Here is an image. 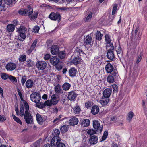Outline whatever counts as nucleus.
<instances>
[{
	"mask_svg": "<svg viewBox=\"0 0 147 147\" xmlns=\"http://www.w3.org/2000/svg\"><path fill=\"white\" fill-rule=\"evenodd\" d=\"M80 111V109L78 106H76L73 108V112L75 114H78Z\"/></svg>",
	"mask_w": 147,
	"mask_h": 147,
	"instance_id": "ea45409f",
	"label": "nucleus"
},
{
	"mask_svg": "<svg viewBox=\"0 0 147 147\" xmlns=\"http://www.w3.org/2000/svg\"><path fill=\"white\" fill-rule=\"evenodd\" d=\"M81 59L80 57H75L73 59L71 62H72L75 65H77L80 63Z\"/></svg>",
	"mask_w": 147,
	"mask_h": 147,
	"instance_id": "c85d7f7f",
	"label": "nucleus"
},
{
	"mask_svg": "<svg viewBox=\"0 0 147 147\" xmlns=\"http://www.w3.org/2000/svg\"><path fill=\"white\" fill-rule=\"evenodd\" d=\"M9 78L13 83H16L17 82L16 78L15 77L11 75H10L9 76Z\"/></svg>",
	"mask_w": 147,
	"mask_h": 147,
	"instance_id": "de8ad7c7",
	"label": "nucleus"
},
{
	"mask_svg": "<svg viewBox=\"0 0 147 147\" xmlns=\"http://www.w3.org/2000/svg\"><path fill=\"white\" fill-rule=\"evenodd\" d=\"M6 119V117L2 115H0V122H2Z\"/></svg>",
	"mask_w": 147,
	"mask_h": 147,
	"instance_id": "bf43d9fd",
	"label": "nucleus"
},
{
	"mask_svg": "<svg viewBox=\"0 0 147 147\" xmlns=\"http://www.w3.org/2000/svg\"><path fill=\"white\" fill-rule=\"evenodd\" d=\"M34 85V82L31 79H28L26 83V86L27 88H29L33 87Z\"/></svg>",
	"mask_w": 147,
	"mask_h": 147,
	"instance_id": "4be33fe9",
	"label": "nucleus"
},
{
	"mask_svg": "<svg viewBox=\"0 0 147 147\" xmlns=\"http://www.w3.org/2000/svg\"><path fill=\"white\" fill-rule=\"evenodd\" d=\"M96 131L95 129H91L88 131L87 133L88 134L91 135L95 134L96 132Z\"/></svg>",
	"mask_w": 147,
	"mask_h": 147,
	"instance_id": "a18cd8bd",
	"label": "nucleus"
},
{
	"mask_svg": "<svg viewBox=\"0 0 147 147\" xmlns=\"http://www.w3.org/2000/svg\"><path fill=\"white\" fill-rule=\"evenodd\" d=\"M106 71L108 73L111 74L113 76H115L117 74V71L114 69L110 63H107L105 67Z\"/></svg>",
	"mask_w": 147,
	"mask_h": 147,
	"instance_id": "20e7f679",
	"label": "nucleus"
},
{
	"mask_svg": "<svg viewBox=\"0 0 147 147\" xmlns=\"http://www.w3.org/2000/svg\"><path fill=\"white\" fill-rule=\"evenodd\" d=\"M19 115H20L21 117H23L25 113L24 111V108L23 107L21 106L20 107V112Z\"/></svg>",
	"mask_w": 147,
	"mask_h": 147,
	"instance_id": "3c124183",
	"label": "nucleus"
},
{
	"mask_svg": "<svg viewBox=\"0 0 147 147\" xmlns=\"http://www.w3.org/2000/svg\"><path fill=\"white\" fill-rule=\"evenodd\" d=\"M71 87V85L68 83H65L62 85V88L64 90L67 91L69 90Z\"/></svg>",
	"mask_w": 147,
	"mask_h": 147,
	"instance_id": "7c9ffc66",
	"label": "nucleus"
},
{
	"mask_svg": "<svg viewBox=\"0 0 147 147\" xmlns=\"http://www.w3.org/2000/svg\"><path fill=\"white\" fill-rule=\"evenodd\" d=\"M12 116L13 119L16 122H17L21 125H22V122L21 120L18 118L16 117L14 114H13Z\"/></svg>",
	"mask_w": 147,
	"mask_h": 147,
	"instance_id": "4c0bfd02",
	"label": "nucleus"
},
{
	"mask_svg": "<svg viewBox=\"0 0 147 147\" xmlns=\"http://www.w3.org/2000/svg\"><path fill=\"white\" fill-rule=\"evenodd\" d=\"M58 54L59 57L61 59L64 58L66 56V53L64 51L60 52Z\"/></svg>",
	"mask_w": 147,
	"mask_h": 147,
	"instance_id": "e433bc0d",
	"label": "nucleus"
},
{
	"mask_svg": "<svg viewBox=\"0 0 147 147\" xmlns=\"http://www.w3.org/2000/svg\"><path fill=\"white\" fill-rule=\"evenodd\" d=\"M111 88L113 89V92H117L118 91V86L116 84H113L111 86Z\"/></svg>",
	"mask_w": 147,
	"mask_h": 147,
	"instance_id": "a19ab883",
	"label": "nucleus"
},
{
	"mask_svg": "<svg viewBox=\"0 0 147 147\" xmlns=\"http://www.w3.org/2000/svg\"><path fill=\"white\" fill-rule=\"evenodd\" d=\"M59 100L56 97L55 95L51 96V101L52 104L53 105H55L58 102Z\"/></svg>",
	"mask_w": 147,
	"mask_h": 147,
	"instance_id": "bb28decb",
	"label": "nucleus"
},
{
	"mask_svg": "<svg viewBox=\"0 0 147 147\" xmlns=\"http://www.w3.org/2000/svg\"><path fill=\"white\" fill-rule=\"evenodd\" d=\"M50 54H46L44 57V59L45 60H48L50 58Z\"/></svg>",
	"mask_w": 147,
	"mask_h": 147,
	"instance_id": "e2e57ef3",
	"label": "nucleus"
},
{
	"mask_svg": "<svg viewBox=\"0 0 147 147\" xmlns=\"http://www.w3.org/2000/svg\"><path fill=\"white\" fill-rule=\"evenodd\" d=\"M50 61L51 63L54 66L56 65L59 62V60L57 56L51 58Z\"/></svg>",
	"mask_w": 147,
	"mask_h": 147,
	"instance_id": "4468645a",
	"label": "nucleus"
},
{
	"mask_svg": "<svg viewBox=\"0 0 147 147\" xmlns=\"http://www.w3.org/2000/svg\"><path fill=\"white\" fill-rule=\"evenodd\" d=\"M112 91L109 88L105 89L103 92V97L108 98L110 96Z\"/></svg>",
	"mask_w": 147,
	"mask_h": 147,
	"instance_id": "f3484780",
	"label": "nucleus"
},
{
	"mask_svg": "<svg viewBox=\"0 0 147 147\" xmlns=\"http://www.w3.org/2000/svg\"><path fill=\"white\" fill-rule=\"evenodd\" d=\"M55 66L56 69L58 71L61 70L62 69V66L61 65L59 64Z\"/></svg>",
	"mask_w": 147,
	"mask_h": 147,
	"instance_id": "0e129e2a",
	"label": "nucleus"
},
{
	"mask_svg": "<svg viewBox=\"0 0 147 147\" xmlns=\"http://www.w3.org/2000/svg\"><path fill=\"white\" fill-rule=\"evenodd\" d=\"M32 65L31 61L30 60H27L26 63V65L28 67H30Z\"/></svg>",
	"mask_w": 147,
	"mask_h": 147,
	"instance_id": "338daca9",
	"label": "nucleus"
},
{
	"mask_svg": "<svg viewBox=\"0 0 147 147\" xmlns=\"http://www.w3.org/2000/svg\"><path fill=\"white\" fill-rule=\"evenodd\" d=\"M56 146L57 147H65V144L61 142H60Z\"/></svg>",
	"mask_w": 147,
	"mask_h": 147,
	"instance_id": "680f3d73",
	"label": "nucleus"
},
{
	"mask_svg": "<svg viewBox=\"0 0 147 147\" xmlns=\"http://www.w3.org/2000/svg\"><path fill=\"white\" fill-rule=\"evenodd\" d=\"M80 49L78 47L76 48L74 53V55L76 57H79L80 56Z\"/></svg>",
	"mask_w": 147,
	"mask_h": 147,
	"instance_id": "c9c22d12",
	"label": "nucleus"
},
{
	"mask_svg": "<svg viewBox=\"0 0 147 147\" xmlns=\"http://www.w3.org/2000/svg\"><path fill=\"white\" fill-rule=\"evenodd\" d=\"M78 119L76 117L72 118L69 120V122L71 125H76L78 124Z\"/></svg>",
	"mask_w": 147,
	"mask_h": 147,
	"instance_id": "412c9836",
	"label": "nucleus"
},
{
	"mask_svg": "<svg viewBox=\"0 0 147 147\" xmlns=\"http://www.w3.org/2000/svg\"><path fill=\"white\" fill-rule=\"evenodd\" d=\"M36 106L39 108H43L44 107L43 105H42V104L41 103L38 102H36Z\"/></svg>",
	"mask_w": 147,
	"mask_h": 147,
	"instance_id": "052dcab7",
	"label": "nucleus"
},
{
	"mask_svg": "<svg viewBox=\"0 0 147 147\" xmlns=\"http://www.w3.org/2000/svg\"><path fill=\"white\" fill-rule=\"evenodd\" d=\"M107 82L109 83H112L114 82V78L113 76L111 75H109L107 78Z\"/></svg>",
	"mask_w": 147,
	"mask_h": 147,
	"instance_id": "58836bf2",
	"label": "nucleus"
},
{
	"mask_svg": "<svg viewBox=\"0 0 147 147\" xmlns=\"http://www.w3.org/2000/svg\"><path fill=\"white\" fill-rule=\"evenodd\" d=\"M36 66L38 69L43 70L47 66V63L44 61H39L36 63Z\"/></svg>",
	"mask_w": 147,
	"mask_h": 147,
	"instance_id": "1a4fd4ad",
	"label": "nucleus"
},
{
	"mask_svg": "<svg viewBox=\"0 0 147 147\" xmlns=\"http://www.w3.org/2000/svg\"><path fill=\"white\" fill-rule=\"evenodd\" d=\"M54 90L55 93L58 94H62L63 92L61 86L59 84L55 86L54 87Z\"/></svg>",
	"mask_w": 147,
	"mask_h": 147,
	"instance_id": "a211bd4d",
	"label": "nucleus"
},
{
	"mask_svg": "<svg viewBox=\"0 0 147 147\" xmlns=\"http://www.w3.org/2000/svg\"><path fill=\"white\" fill-rule=\"evenodd\" d=\"M17 0H4L5 3L10 7L14 5Z\"/></svg>",
	"mask_w": 147,
	"mask_h": 147,
	"instance_id": "c756f323",
	"label": "nucleus"
},
{
	"mask_svg": "<svg viewBox=\"0 0 147 147\" xmlns=\"http://www.w3.org/2000/svg\"><path fill=\"white\" fill-rule=\"evenodd\" d=\"M26 56L25 55H21L19 56V60L20 61L23 62L26 61Z\"/></svg>",
	"mask_w": 147,
	"mask_h": 147,
	"instance_id": "79ce46f5",
	"label": "nucleus"
},
{
	"mask_svg": "<svg viewBox=\"0 0 147 147\" xmlns=\"http://www.w3.org/2000/svg\"><path fill=\"white\" fill-rule=\"evenodd\" d=\"M41 141V139L38 140L33 144L31 147H39Z\"/></svg>",
	"mask_w": 147,
	"mask_h": 147,
	"instance_id": "473e14b6",
	"label": "nucleus"
},
{
	"mask_svg": "<svg viewBox=\"0 0 147 147\" xmlns=\"http://www.w3.org/2000/svg\"><path fill=\"white\" fill-rule=\"evenodd\" d=\"M24 105L26 110L24 119L27 124H31L33 122V118L30 113L28 111L29 109V106L26 101H24Z\"/></svg>",
	"mask_w": 147,
	"mask_h": 147,
	"instance_id": "f03ea898",
	"label": "nucleus"
},
{
	"mask_svg": "<svg viewBox=\"0 0 147 147\" xmlns=\"http://www.w3.org/2000/svg\"><path fill=\"white\" fill-rule=\"evenodd\" d=\"M105 40L107 43L106 48L109 49V47H110V49H114L113 45L111 42V40L109 35L106 34L105 36Z\"/></svg>",
	"mask_w": 147,
	"mask_h": 147,
	"instance_id": "0eeeda50",
	"label": "nucleus"
},
{
	"mask_svg": "<svg viewBox=\"0 0 147 147\" xmlns=\"http://www.w3.org/2000/svg\"><path fill=\"white\" fill-rule=\"evenodd\" d=\"M84 40L87 45L90 44L93 42L92 37L90 35H87L85 38Z\"/></svg>",
	"mask_w": 147,
	"mask_h": 147,
	"instance_id": "aec40b11",
	"label": "nucleus"
},
{
	"mask_svg": "<svg viewBox=\"0 0 147 147\" xmlns=\"http://www.w3.org/2000/svg\"><path fill=\"white\" fill-rule=\"evenodd\" d=\"M30 98L31 100L33 102H38L40 100L41 96L40 94L36 92H34L30 95Z\"/></svg>",
	"mask_w": 147,
	"mask_h": 147,
	"instance_id": "423d86ee",
	"label": "nucleus"
},
{
	"mask_svg": "<svg viewBox=\"0 0 147 147\" xmlns=\"http://www.w3.org/2000/svg\"><path fill=\"white\" fill-rule=\"evenodd\" d=\"M40 8L45 9H51V7L46 4H43L40 6Z\"/></svg>",
	"mask_w": 147,
	"mask_h": 147,
	"instance_id": "09e8293b",
	"label": "nucleus"
},
{
	"mask_svg": "<svg viewBox=\"0 0 147 147\" xmlns=\"http://www.w3.org/2000/svg\"><path fill=\"white\" fill-rule=\"evenodd\" d=\"M52 104L51 102V101L47 100L45 101L44 104H43L44 107L45 106H50Z\"/></svg>",
	"mask_w": 147,
	"mask_h": 147,
	"instance_id": "603ef678",
	"label": "nucleus"
},
{
	"mask_svg": "<svg viewBox=\"0 0 147 147\" xmlns=\"http://www.w3.org/2000/svg\"><path fill=\"white\" fill-rule=\"evenodd\" d=\"M77 94L74 91H71L69 93L67 98L70 101L74 100L77 96Z\"/></svg>",
	"mask_w": 147,
	"mask_h": 147,
	"instance_id": "f8f14e48",
	"label": "nucleus"
},
{
	"mask_svg": "<svg viewBox=\"0 0 147 147\" xmlns=\"http://www.w3.org/2000/svg\"><path fill=\"white\" fill-rule=\"evenodd\" d=\"M37 43V40H35L31 45V47L32 49H34Z\"/></svg>",
	"mask_w": 147,
	"mask_h": 147,
	"instance_id": "4d7b16f0",
	"label": "nucleus"
},
{
	"mask_svg": "<svg viewBox=\"0 0 147 147\" xmlns=\"http://www.w3.org/2000/svg\"><path fill=\"white\" fill-rule=\"evenodd\" d=\"M49 18L51 20L54 21L58 20L59 22L61 20V16L60 14L57 12H51L49 16Z\"/></svg>",
	"mask_w": 147,
	"mask_h": 147,
	"instance_id": "39448f33",
	"label": "nucleus"
},
{
	"mask_svg": "<svg viewBox=\"0 0 147 147\" xmlns=\"http://www.w3.org/2000/svg\"><path fill=\"white\" fill-rule=\"evenodd\" d=\"M59 51V49L57 45H53L51 47V52L53 55L57 54Z\"/></svg>",
	"mask_w": 147,
	"mask_h": 147,
	"instance_id": "dca6fc26",
	"label": "nucleus"
},
{
	"mask_svg": "<svg viewBox=\"0 0 147 147\" xmlns=\"http://www.w3.org/2000/svg\"><path fill=\"white\" fill-rule=\"evenodd\" d=\"M15 26L12 24H9L7 26V30L8 32H13L15 29Z\"/></svg>",
	"mask_w": 147,
	"mask_h": 147,
	"instance_id": "cd10ccee",
	"label": "nucleus"
},
{
	"mask_svg": "<svg viewBox=\"0 0 147 147\" xmlns=\"http://www.w3.org/2000/svg\"><path fill=\"white\" fill-rule=\"evenodd\" d=\"M92 13L91 12H90V13H89V14L88 15V16L86 18L85 21L86 22H88V21H89V20H90L91 19L92 17Z\"/></svg>",
	"mask_w": 147,
	"mask_h": 147,
	"instance_id": "864d4df0",
	"label": "nucleus"
},
{
	"mask_svg": "<svg viewBox=\"0 0 147 147\" xmlns=\"http://www.w3.org/2000/svg\"><path fill=\"white\" fill-rule=\"evenodd\" d=\"M142 58V55H140L138 56L136 62L137 63H138L141 61Z\"/></svg>",
	"mask_w": 147,
	"mask_h": 147,
	"instance_id": "69168bd1",
	"label": "nucleus"
},
{
	"mask_svg": "<svg viewBox=\"0 0 147 147\" xmlns=\"http://www.w3.org/2000/svg\"><path fill=\"white\" fill-rule=\"evenodd\" d=\"M40 28L38 26H35L33 29V32L35 33H38V32Z\"/></svg>",
	"mask_w": 147,
	"mask_h": 147,
	"instance_id": "5fc2aeb1",
	"label": "nucleus"
},
{
	"mask_svg": "<svg viewBox=\"0 0 147 147\" xmlns=\"http://www.w3.org/2000/svg\"><path fill=\"white\" fill-rule=\"evenodd\" d=\"M93 125L94 128L96 131H100L101 132L103 129V127L101 125L100 123L97 120H94L93 121Z\"/></svg>",
	"mask_w": 147,
	"mask_h": 147,
	"instance_id": "6e6552de",
	"label": "nucleus"
},
{
	"mask_svg": "<svg viewBox=\"0 0 147 147\" xmlns=\"http://www.w3.org/2000/svg\"><path fill=\"white\" fill-rule=\"evenodd\" d=\"M27 30V28L22 26H21L17 29V32L18 33V38L20 41H22L26 38L25 33Z\"/></svg>",
	"mask_w": 147,
	"mask_h": 147,
	"instance_id": "7ed1b4c3",
	"label": "nucleus"
},
{
	"mask_svg": "<svg viewBox=\"0 0 147 147\" xmlns=\"http://www.w3.org/2000/svg\"><path fill=\"white\" fill-rule=\"evenodd\" d=\"M60 133V131L58 129H54L52 132V134L54 137L59 136Z\"/></svg>",
	"mask_w": 147,
	"mask_h": 147,
	"instance_id": "72a5a7b5",
	"label": "nucleus"
},
{
	"mask_svg": "<svg viewBox=\"0 0 147 147\" xmlns=\"http://www.w3.org/2000/svg\"><path fill=\"white\" fill-rule=\"evenodd\" d=\"M134 116V113L132 111H130L128 113V117L127 118V120L129 121L130 122L131 120V119Z\"/></svg>",
	"mask_w": 147,
	"mask_h": 147,
	"instance_id": "f704fd0d",
	"label": "nucleus"
},
{
	"mask_svg": "<svg viewBox=\"0 0 147 147\" xmlns=\"http://www.w3.org/2000/svg\"><path fill=\"white\" fill-rule=\"evenodd\" d=\"M26 80V77L25 76H22L21 79V82L23 85L25 83Z\"/></svg>",
	"mask_w": 147,
	"mask_h": 147,
	"instance_id": "6e6d98bb",
	"label": "nucleus"
},
{
	"mask_svg": "<svg viewBox=\"0 0 147 147\" xmlns=\"http://www.w3.org/2000/svg\"><path fill=\"white\" fill-rule=\"evenodd\" d=\"M109 99L104 97H102L100 100L99 102L103 106L106 105L109 102Z\"/></svg>",
	"mask_w": 147,
	"mask_h": 147,
	"instance_id": "6ab92c4d",
	"label": "nucleus"
},
{
	"mask_svg": "<svg viewBox=\"0 0 147 147\" xmlns=\"http://www.w3.org/2000/svg\"><path fill=\"white\" fill-rule=\"evenodd\" d=\"M90 124V120L87 119L82 120L81 122V125L84 127H87Z\"/></svg>",
	"mask_w": 147,
	"mask_h": 147,
	"instance_id": "b1692460",
	"label": "nucleus"
},
{
	"mask_svg": "<svg viewBox=\"0 0 147 147\" xmlns=\"http://www.w3.org/2000/svg\"><path fill=\"white\" fill-rule=\"evenodd\" d=\"M99 111V107L97 106H94L92 108L91 112L93 114L95 115L98 114Z\"/></svg>",
	"mask_w": 147,
	"mask_h": 147,
	"instance_id": "5701e85b",
	"label": "nucleus"
},
{
	"mask_svg": "<svg viewBox=\"0 0 147 147\" xmlns=\"http://www.w3.org/2000/svg\"><path fill=\"white\" fill-rule=\"evenodd\" d=\"M37 43V40H35L31 45V47L32 49H34Z\"/></svg>",
	"mask_w": 147,
	"mask_h": 147,
	"instance_id": "13d9d810",
	"label": "nucleus"
},
{
	"mask_svg": "<svg viewBox=\"0 0 147 147\" xmlns=\"http://www.w3.org/2000/svg\"><path fill=\"white\" fill-rule=\"evenodd\" d=\"M16 67V65L13 63H9L5 66L6 69L8 71H13L15 69Z\"/></svg>",
	"mask_w": 147,
	"mask_h": 147,
	"instance_id": "ddd939ff",
	"label": "nucleus"
},
{
	"mask_svg": "<svg viewBox=\"0 0 147 147\" xmlns=\"http://www.w3.org/2000/svg\"><path fill=\"white\" fill-rule=\"evenodd\" d=\"M89 142L90 144L93 145L96 144L98 142L97 137L95 135L91 136L89 140Z\"/></svg>",
	"mask_w": 147,
	"mask_h": 147,
	"instance_id": "2eb2a0df",
	"label": "nucleus"
},
{
	"mask_svg": "<svg viewBox=\"0 0 147 147\" xmlns=\"http://www.w3.org/2000/svg\"><path fill=\"white\" fill-rule=\"evenodd\" d=\"M9 75L7 74H6L5 73H3L1 74V77L3 79L6 80L8 78H9Z\"/></svg>",
	"mask_w": 147,
	"mask_h": 147,
	"instance_id": "8fccbe9b",
	"label": "nucleus"
},
{
	"mask_svg": "<svg viewBox=\"0 0 147 147\" xmlns=\"http://www.w3.org/2000/svg\"><path fill=\"white\" fill-rule=\"evenodd\" d=\"M110 47H109V49L106 48L108 51L107 53V57L108 58L111 60H113L114 58V55L113 53V50L114 49H110Z\"/></svg>",
	"mask_w": 147,
	"mask_h": 147,
	"instance_id": "9d476101",
	"label": "nucleus"
},
{
	"mask_svg": "<svg viewBox=\"0 0 147 147\" xmlns=\"http://www.w3.org/2000/svg\"><path fill=\"white\" fill-rule=\"evenodd\" d=\"M68 129V126L66 125H64L61 127L60 130L62 132H65L67 131Z\"/></svg>",
	"mask_w": 147,
	"mask_h": 147,
	"instance_id": "c03bdc74",
	"label": "nucleus"
},
{
	"mask_svg": "<svg viewBox=\"0 0 147 147\" xmlns=\"http://www.w3.org/2000/svg\"><path fill=\"white\" fill-rule=\"evenodd\" d=\"M18 12L20 14L24 16H30L32 15L30 17L32 20H35L37 18L38 14L37 11L34 12L33 10H20Z\"/></svg>",
	"mask_w": 147,
	"mask_h": 147,
	"instance_id": "f257e3e1",
	"label": "nucleus"
},
{
	"mask_svg": "<svg viewBox=\"0 0 147 147\" xmlns=\"http://www.w3.org/2000/svg\"><path fill=\"white\" fill-rule=\"evenodd\" d=\"M116 50L118 56L119 57V56L121 55V53H122V50L121 49L120 46L119 45L116 48Z\"/></svg>",
	"mask_w": 147,
	"mask_h": 147,
	"instance_id": "49530a36",
	"label": "nucleus"
},
{
	"mask_svg": "<svg viewBox=\"0 0 147 147\" xmlns=\"http://www.w3.org/2000/svg\"><path fill=\"white\" fill-rule=\"evenodd\" d=\"M96 38L98 40H100L103 36V35L99 31H97L95 34Z\"/></svg>",
	"mask_w": 147,
	"mask_h": 147,
	"instance_id": "2f4dec72",
	"label": "nucleus"
},
{
	"mask_svg": "<svg viewBox=\"0 0 147 147\" xmlns=\"http://www.w3.org/2000/svg\"><path fill=\"white\" fill-rule=\"evenodd\" d=\"M61 140L59 136L53 137L51 140V144L54 146H56L60 142Z\"/></svg>",
	"mask_w": 147,
	"mask_h": 147,
	"instance_id": "9b49d317",
	"label": "nucleus"
},
{
	"mask_svg": "<svg viewBox=\"0 0 147 147\" xmlns=\"http://www.w3.org/2000/svg\"><path fill=\"white\" fill-rule=\"evenodd\" d=\"M36 119L38 123L40 125H42L44 121L41 116L38 113L37 114L36 116Z\"/></svg>",
	"mask_w": 147,
	"mask_h": 147,
	"instance_id": "393cba45",
	"label": "nucleus"
},
{
	"mask_svg": "<svg viewBox=\"0 0 147 147\" xmlns=\"http://www.w3.org/2000/svg\"><path fill=\"white\" fill-rule=\"evenodd\" d=\"M108 135V133L107 131H105L103 134V136L100 139L101 142H102L105 140L107 137Z\"/></svg>",
	"mask_w": 147,
	"mask_h": 147,
	"instance_id": "37998d69",
	"label": "nucleus"
},
{
	"mask_svg": "<svg viewBox=\"0 0 147 147\" xmlns=\"http://www.w3.org/2000/svg\"><path fill=\"white\" fill-rule=\"evenodd\" d=\"M77 72V70L75 68H71L69 70V74L70 76L74 77L76 75Z\"/></svg>",
	"mask_w": 147,
	"mask_h": 147,
	"instance_id": "a878e982",
	"label": "nucleus"
},
{
	"mask_svg": "<svg viewBox=\"0 0 147 147\" xmlns=\"http://www.w3.org/2000/svg\"><path fill=\"white\" fill-rule=\"evenodd\" d=\"M91 103L90 102H87L85 103V107L87 108H88L91 105Z\"/></svg>",
	"mask_w": 147,
	"mask_h": 147,
	"instance_id": "774afa93",
	"label": "nucleus"
}]
</instances>
